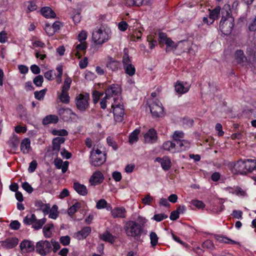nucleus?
<instances>
[{
	"label": "nucleus",
	"mask_w": 256,
	"mask_h": 256,
	"mask_svg": "<svg viewBox=\"0 0 256 256\" xmlns=\"http://www.w3.org/2000/svg\"><path fill=\"white\" fill-rule=\"evenodd\" d=\"M156 162H160L163 170L164 171L168 170L172 166V162L170 158L166 156L162 158L157 157L156 158Z\"/></svg>",
	"instance_id": "10"
},
{
	"label": "nucleus",
	"mask_w": 256,
	"mask_h": 256,
	"mask_svg": "<svg viewBox=\"0 0 256 256\" xmlns=\"http://www.w3.org/2000/svg\"><path fill=\"white\" fill-rule=\"evenodd\" d=\"M20 226V224L18 220H13L10 224V227L14 230H18Z\"/></svg>",
	"instance_id": "61"
},
{
	"label": "nucleus",
	"mask_w": 256,
	"mask_h": 256,
	"mask_svg": "<svg viewBox=\"0 0 256 256\" xmlns=\"http://www.w3.org/2000/svg\"><path fill=\"white\" fill-rule=\"evenodd\" d=\"M150 244L152 246H155L158 243V236L155 232H152L150 233Z\"/></svg>",
	"instance_id": "43"
},
{
	"label": "nucleus",
	"mask_w": 256,
	"mask_h": 256,
	"mask_svg": "<svg viewBox=\"0 0 256 256\" xmlns=\"http://www.w3.org/2000/svg\"><path fill=\"white\" fill-rule=\"evenodd\" d=\"M58 207L56 205L54 204L52 208L50 209L48 217L50 218L56 220L58 215Z\"/></svg>",
	"instance_id": "34"
},
{
	"label": "nucleus",
	"mask_w": 256,
	"mask_h": 256,
	"mask_svg": "<svg viewBox=\"0 0 256 256\" xmlns=\"http://www.w3.org/2000/svg\"><path fill=\"white\" fill-rule=\"evenodd\" d=\"M60 241L63 246H66L70 244V238L68 236H62L60 238Z\"/></svg>",
	"instance_id": "53"
},
{
	"label": "nucleus",
	"mask_w": 256,
	"mask_h": 256,
	"mask_svg": "<svg viewBox=\"0 0 256 256\" xmlns=\"http://www.w3.org/2000/svg\"><path fill=\"white\" fill-rule=\"evenodd\" d=\"M233 168L236 174L246 175L256 171V160L240 158L234 163Z\"/></svg>",
	"instance_id": "2"
},
{
	"label": "nucleus",
	"mask_w": 256,
	"mask_h": 256,
	"mask_svg": "<svg viewBox=\"0 0 256 256\" xmlns=\"http://www.w3.org/2000/svg\"><path fill=\"white\" fill-rule=\"evenodd\" d=\"M18 240L17 238H12L6 241V246L9 248H14L18 244Z\"/></svg>",
	"instance_id": "37"
},
{
	"label": "nucleus",
	"mask_w": 256,
	"mask_h": 256,
	"mask_svg": "<svg viewBox=\"0 0 256 256\" xmlns=\"http://www.w3.org/2000/svg\"><path fill=\"white\" fill-rule=\"evenodd\" d=\"M8 144L12 150H16L20 144L19 138L16 134H13L8 142Z\"/></svg>",
	"instance_id": "18"
},
{
	"label": "nucleus",
	"mask_w": 256,
	"mask_h": 256,
	"mask_svg": "<svg viewBox=\"0 0 256 256\" xmlns=\"http://www.w3.org/2000/svg\"><path fill=\"white\" fill-rule=\"evenodd\" d=\"M124 68L125 70L126 73L128 76H133L135 74L136 69L133 64H130L129 66H126Z\"/></svg>",
	"instance_id": "41"
},
{
	"label": "nucleus",
	"mask_w": 256,
	"mask_h": 256,
	"mask_svg": "<svg viewBox=\"0 0 256 256\" xmlns=\"http://www.w3.org/2000/svg\"><path fill=\"white\" fill-rule=\"evenodd\" d=\"M58 114L64 120H68L73 114L70 108H61L58 110Z\"/></svg>",
	"instance_id": "25"
},
{
	"label": "nucleus",
	"mask_w": 256,
	"mask_h": 256,
	"mask_svg": "<svg viewBox=\"0 0 256 256\" xmlns=\"http://www.w3.org/2000/svg\"><path fill=\"white\" fill-rule=\"evenodd\" d=\"M41 13L45 18H54L56 16L55 12L50 7H44L41 10Z\"/></svg>",
	"instance_id": "24"
},
{
	"label": "nucleus",
	"mask_w": 256,
	"mask_h": 256,
	"mask_svg": "<svg viewBox=\"0 0 256 256\" xmlns=\"http://www.w3.org/2000/svg\"><path fill=\"white\" fill-rule=\"evenodd\" d=\"M148 104L154 118H158L164 116V107L158 100H154L153 98H150L148 100Z\"/></svg>",
	"instance_id": "4"
},
{
	"label": "nucleus",
	"mask_w": 256,
	"mask_h": 256,
	"mask_svg": "<svg viewBox=\"0 0 256 256\" xmlns=\"http://www.w3.org/2000/svg\"><path fill=\"white\" fill-rule=\"evenodd\" d=\"M56 70L58 72V74L56 75V81L58 84H60L62 82V76L63 72L62 66H59L56 68Z\"/></svg>",
	"instance_id": "54"
},
{
	"label": "nucleus",
	"mask_w": 256,
	"mask_h": 256,
	"mask_svg": "<svg viewBox=\"0 0 256 256\" xmlns=\"http://www.w3.org/2000/svg\"><path fill=\"white\" fill-rule=\"evenodd\" d=\"M87 48V44L86 42H80V43L76 46V48L77 50L76 52L75 55L76 56L78 57V58H80V55L79 53L80 50H85Z\"/></svg>",
	"instance_id": "39"
},
{
	"label": "nucleus",
	"mask_w": 256,
	"mask_h": 256,
	"mask_svg": "<svg viewBox=\"0 0 256 256\" xmlns=\"http://www.w3.org/2000/svg\"><path fill=\"white\" fill-rule=\"evenodd\" d=\"M88 95L80 94L76 98V105L77 108L81 112L84 111L88 107Z\"/></svg>",
	"instance_id": "7"
},
{
	"label": "nucleus",
	"mask_w": 256,
	"mask_h": 256,
	"mask_svg": "<svg viewBox=\"0 0 256 256\" xmlns=\"http://www.w3.org/2000/svg\"><path fill=\"white\" fill-rule=\"evenodd\" d=\"M227 17L224 18L223 16L220 24V28L221 32L225 35L230 34L234 26V18L226 12Z\"/></svg>",
	"instance_id": "6"
},
{
	"label": "nucleus",
	"mask_w": 256,
	"mask_h": 256,
	"mask_svg": "<svg viewBox=\"0 0 256 256\" xmlns=\"http://www.w3.org/2000/svg\"><path fill=\"white\" fill-rule=\"evenodd\" d=\"M140 129H134V130L129 136L128 142L132 144L138 142V136L140 132Z\"/></svg>",
	"instance_id": "28"
},
{
	"label": "nucleus",
	"mask_w": 256,
	"mask_h": 256,
	"mask_svg": "<svg viewBox=\"0 0 256 256\" xmlns=\"http://www.w3.org/2000/svg\"><path fill=\"white\" fill-rule=\"evenodd\" d=\"M220 7L218 6L216 7L212 10L210 11L209 14V18L211 21L210 22V24L213 23L214 20L217 19L220 14Z\"/></svg>",
	"instance_id": "26"
},
{
	"label": "nucleus",
	"mask_w": 256,
	"mask_h": 256,
	"mask_svg": "<svg viewBox=\"0 0 256 256\" xmlns=\"http://www.w3.org/2000/svg\"><path fill=\"white\" fill-rule=\"evenodd\" d=\"M107 202L104 199L100 200L96 204V208L100 210L105 208L107 206Z\"/></svg>",
	"instance_id": "52"
},
{
	"label": "nucleus",
	"mask_w": 256,
	"mask_h": 256,
	"mask_svg": "<svg viewBox=\"0 0 256 256\" xmlns=\"http://www.w3.org/2000/svg\"><path fill=\"white\" fill-rule=\"evenodd\" d=\"M120 92V88L118 85L112 84L106 90V98H109L114 96H117Z\"/></svg>",
	"instance_id": "14"
},
{
	"label": "nucleus",
	"mask_w": 256,
	"mask_h": 256,
	"mask_svg": "<svg viewBox=\"0 0 256 256\" xmlns=\"http://www.w3.org/2000/svg\"><path fill=\"white\" fill-rule=\"evenodd\" d=\"M142 0H125V4L130 6H140L142 4Z\"/></svg>",
	"instance_id": "38"
},
{
	"label": "nucleus",
	"mask_w": 256,
	"mask_h": 256,
	"mask_svg": "<svg viewBox=\"0 0 256 256\" xmlns=\"http://www.w3.org/2000/svg\"><path fill=\"white\" fill-rule=\"evenodd\" d=\"M20 247L22 250L26 249L29 252L32 251L34 250V242L28 240H23L20 244Z\"/></svg>",
	"instance_id": "21"
},
{
	"label": "nucleus",
	"mask_w": 256,
	"mask_h": 256,
	"mask_svg": "<svg viewBox=\"0 0 256 256\" xmlns=\"http://www.w3.org/2000/svg\"><path fill=\"white\" fill-rule=\"evenodd\" d=\"M202 248L210 250H213L214 248V244L210 240H205L202 245Z\"/></svg>",
	"instance_id": "42"
},
{
	"label": "nucleus",
	"mask_w": 256,
	"mask_h": 256,
	"mask_svg": "<svg viewBox=\"0 0 256 256\" xmlns=\"http://www.w3.org/2000/svg\"><path fill=\"white\" fill-rule=\"evenodd\" d=\"M32 149L30 141L29 138H25L22 141L20 144V150L24 154H27Z\"/></svg>",
	"instance_id": "19"
},
{
	"label": "nucleus",
	"mask_w": 256,
	"mask_h": 256,
	"mask_svg": "<svg viewBox=\"0 0 256 256\" xmlns=\"http://www.w3.org/2000/svg\"><path fill=\"white\" fill-rule=\"evenodd\" d=\"M38 166L37 162L36 160H32L28 168L29 172H33L35 171Z\"/></svg>",
	"instance_id": "64"
},
{
	"label": "nucleus",
	"mask_w": 256,
	"mask_h": 256,
	"mask_svg": "<svg viewBox=\"0 0 256 256\" xmlns=\"http://www.w3.org/2000/svg\"><path fill=\"white\" fill-rule=\"evenodd\" d=\"M166 52H170L172 50H174V49H176L177 47V46H176L174 42L170 39L166 42Z\"/></svg>",
	"instance_id": "44"
},
{
	"label": "nucleus",
	"mask_w": 256,
	"mask_h": 256,
	"mask_svg": "<svg viewBox=\"0 0 256 256\" xmlns=\"http://www.w3.org/2000/svg\"><path fill=\"white\" fill-rule=\"evenodd\" d=\"M122 64L124 66V68L126 67V66H129L132 64V61L130 58L128 54H124L123 58H122Z\"/></svg>",
	"instance_id": "58"
},
{
	"label": "nucleus",
	"mask_w": 256,
	"mask_h": 256,
	"mask_svg": "<svg viewBox=\"0 0 256 256\" xmlns=\"http://www.w3.org/2000/svg\"><path fill=\"white\" fill-rule=\"evenodd\" d=\"M190 146V142L185 140H178L176 144V146L179 148L180 151H185L188 150Z\"/></svg>",
	"instance_id": "23"
},
{
	"label": "nucleus",
	"mask_w": 256,
	"mask_h": 256,
	"mask_svg": "<svg viewBox=\"0 0 256 256\" xmlns=\"http://www.w3.org/2000/svg\"><path fill=\"white\" fill-rule=\"evenodd\" d=\"M46 32L49 36H53L55 33L54 30L52 26H50V24H46L44 28Z\"/></svg>",
	"instance_id": "60"
},
{
	"label": "nucleus",
	"mask_w": 256,
	"mask_h": 256,
	"mask_svg": "<svg viewBox=\"0 0 256 256\" xmlns=\"http://www.w3.org/2000/svg\"><path fill=\"white\" fill-rule=\"evenodd\" d=\"M103 95V93L99 92L97 90H95L94 92L92 94V98H93V100L94 102V104H96L98 102L99 100V99L100 97H102Z\"/></svg>",
	"instance_id": "59"
},
{
	"label": "nucleus",
	"mask_w": 256,
	"mask_h": 256,
	"mask_svg": "<svg viewBox=\"0 0 256 256\" xmlns=\"http://www.w3.org/2000/svg\"><path fill=\"white\" fill-rule=\"evenodd\" d=\"M218 240L220 242L225 244H234L236 243V241L230 239L226 237H220V238H218Z\"/></svg>",
	"instance_id": "63"
},
{
	"label": "nucleus",
	"mask_w": 256,
	"mask_h": 256,
	"mask_svg": "<svg viewBox=\"0 0 256 256\" xmlns=\"http://www.w3.org/2000/svg\"><path fill=\"white\" fill-rule=\"evenodd\" d=\"M81 207V204L79 202H76L68 210V214L70 216H73Z\"/></svg>",
	"instance_id": "35"
},
{
	"label": "nucleus",
	"mask_w": 256,
	"mask_h": 256,
	"mask_svg": "<svg viewBox=\"0 0 256 256\" xmlns=\"http://www.w3.org/2000/svg\"><path fill=\"white\" fill-rule=\"evenodd\" d=\"M182 122L184 127H192L194 126V120L192 119L184 118L182 120Z\"/></svg>",
	"instance_id": "49"
},
{
	"label": "nucleus",
	"mask_w": 256,
	"mask_h": 256,
	"mask_svg": "<svg viewBox=\"0 0 256 256\" xmlns=\"http://www.w3.org/2000/svg\"><path fill=\"white\" fill-rule=\"evenodd\" d=\"M98 148L94 147L90 152V163L95 167L101 166L106 160V154Z\"/></svg>",
	"instance_id": "3"
},
{
	"label": "nucleus",
	"mask_w": 256,
	"mask_h": 256,
	"mask_svg": "<svg viewBox=\"0 0 256 256\" xmlns=\"http://www.w3.org/2000/svg\"><path fill=\"white\" fill-rule=\"evenodd\" d=\"M46 89H44L40 91H36L34 92L35 98L40 100H42L46 94Z\"/></svg>",
	"instance_id": "48"
},
{
	"label": "nucleus",
	"mask_w": 256,
	"mask_h": 256,
	"mask_svg": "<svg viewBox=\"0 0 256 256\" xmlns=\"http://www.w3.org/2000/svg\"><path fill=\"white\" fill-rule=\"evenodd\" d=\"M108 60L106 64V68L112 72L117 70L120 67V63L111 57H108Z\"/></svg>",
	"instance_id": "16"
},
{
	"label": "nucleus",
	"mask_w": 256,
	"mask_h": 256,
	"mask_svg": "<svg viewBox=\"0 0 256 256\" xmlns=\"http://www.w3.org/2000/svg\"><path fill=\"white\" fill-rule=\"evenodd\" d=\"M72 80L70 78L67 77L64 80V84L62 88L63 91H68L70 88Z\"/></svg>",
	"instance_id": "51"
},
{
	"label": "nucleus",
	"mask_w": 256,
	"mask_h": 256,
	"mask_svg": "<svg viewBox=\"0 0 256 256\" xmlns=\"http://www.w3.org/2000/svg\"><path fill=\"white\" fill-rule=\"evenodd\" d=\"M112 216L113 218H124L126 216V208L123 207H116L112 211Z\"/></svg>",
	"instance_id": "12"
},
{
	"label": "nucleus",
	"mask_w": 256,
	"mask_h": 256,
	"mask_svg": "<svg viewBox=\"0 0 256 256\" xmlns=\"http://www.w3.org/2000/svg\"><path fill=\"white\" fill-rule=\"evenodd\" d=\"M234 58L237 64L244 66L247 62V58L245 56L244 52L242 50H237L234 54Z\"/></svg>",
	"instance_id": "15"
},
{
	"label": "nucleus",
	"mask_w": 256,
	"mask_h": 256,
	"mask_svg": "<svg viewBox=\"0 0 256 256\" xmlns=\"http://www.w3.org/2000/svg\"><path fill=\"white\" fill-rule=\"evenodd\" d=\"M36 220V216L34 214H31L30 215H27L23 220V222L26 225L34 224V222Z\"/></svg>",
	"instance_id": "31"
},
{
	"label": "nucleus",
	"mask_w": 256,
	"mask_h": 256,
	"mask_svg": "<svg viewBox=\"0 0 256 256\" xmlns=\"http://www.w3.org/2000/svg\"><path fill=\"white\" fill-rule=\"evenodd\" d=\"M184 132L182 131L179 130L175 131L172 136L174 140L176 141V142L178 140H181V139L184 138Z\"/></svg>",
	"instance_id": "46"
},
{
	"label": "nucleus",
	"mask_w": 256,
	"mask_h": 256,
	"mask_svg": "<svg viewBox=\"0 0 256 256\" xmlns=\"http://www.w3.org/2000/svg\"><path fill=\"white\" fill-rule=\"evenodd\" d=\"M106 142H107L109 146H112L114 150H118V144L116 142V141L114 140L113 138H112L110 136H108L106 138Z\"/></svg>",
	"instance_id": "45"
},
{
	"label": "nucleus",
	"mask_w": 256,
	"mask_h": 256,
	"mask_svg": "<svg viewBox=\"0 0 256 256\" xmlns=\"http://www.w3.org/2000/svg\"><path fill=\"white\" fill-rule=\"evenodd\" d=\"M124 230L127 236L132 238L136 241L140 242H142V236L146 234V232L142 225L134 220L126 222Z\"/></svg>",
	"instance_id": "1"
},
{
	"label": "nucleus",
	"mask_w": 256,
	"mask_h": 256,
	"mask_svg": "<svg viewBox=\"0 0 256 256\" xmlns=\"http://www.w3.org/2000/svg\"><path fill=\"white\" fill-rule=\"evenodd\" d=\"M170 38L167 37V36L166 34L163 32L159 33V38L158 42L159 44L161 46H163L164 44H166V42L170 40Z\"/></svg>",
	"instance_id": "40"
},
{
	"label": "nucleus",
	"mask_w": 256,
	"mask_h": 256,
	"mask_svg": "<svg viewBox=\"0 0 256 256\" xmlns=\"http://www.w3.org/2000/svg\"><path fill=\"white\" fill-rule=\"evenodd\" d=\"M192 204L198 208H203L205 206L204 204L202 201L199 200H192Z\"/></svg>",
	"instance_id": "56"
},
{
	"label": "nucleus",
	"mask_w": 256,
	"mask_h": 256,
	"mask_svg": "<svg viewBox=\"0 0 256 256\" xmlns=\"http://www.w3.org/2000/svg\"><path fill=\"white\" fill-rule=\"evenodd\" d=\"M145 142L154 144L158 139L156 132L155 129H148V132L144 135Z\"/></svg>",
	"instance_id": "11"
},
{
	"label": "nucleus",
	"mask_w": 256,
	"mask_h": 256,
	"mask_svg": "<svg viewBox=\"0 0 256 256\" xmlns=\"http://www.w3.org/2000/svg\"><path fill=\"white\" fill-rule=\"evenodd\" d=\"M100 238L106 242L113 244L114 242V236L109 232L106 231L100 236Z\"/></svg>",
	"instance_id": "29"
},
{
	"label": "nucleus",
	"mask_w": 256,
	"mask_h": 256,
	"mask_svg": "<svg viewBox=\"0 0 256 256\" xmlns=\"http://www.w3.org/2000/svg\"><path fill=\"white\" fill-rule=\"evenodd\" d=\"M92 228L90 226H84L82 230L74 234V238L78 240H82L86 238L90 234Z\"/></svg>",
	"instance_id": "13"
},
{
	"label": "nucleus",
	"mask_w": 256,
	"mask_h": 256,
	"mask_svg": "<svg viewBox=\"0 0 256 256\" xmlns=\"http://www.w3.org/2000/svg\"><path fill=\"white\" fill-rule=\"evenodd\" d=\"M22 188L28 194H31L33 192V188L28 184V182H25L22 184Z\"/></svg>",
	"instance_id": "57"
},
{
	"label": "nucleus",
	"mask_w": 256,
	"mask_h": 256,
	"mask_svg": "<svg viewBox=\"0 0 256 256\" xmlns=\"http://www.w3.org/2000/svg\"><path fill=\"white\" fill-rule=\"evenodd\" d=\"M58 98L63 103L68 104L70 102V96L68 94V91L62 90L61 94L58 95Z\"/></svg>",
	"instance_id": "36"
},
{
	"label": "nucleus",
	"mask_w": 256,
	"mask_h": 256,
	"mask_svg": "<svg viewBox=\"0 0 256 256\" xmlns=\"http://www.w3.org/2000/svg\"><path fill=\"white\" fill-rule=\"evenodd\" d=\"M46 219L44 218L40 220H38L36 218V220L34 222L32 227L36 230L40 229L43 225L46 223Z\"/></svg>",
	"instance_id": "33"
},
{
	"label": "nucleus",
	"mask_w": 256,
	"mask_h": 256,
	"mask_svg": "<svg viewBox=\"0 0 256 256\" xmlns=\"http://www.w3.org/2000/svg\"><path fill=\"white\" fill-rule=\"evenodd\" d=\"M33 82L37 86H42V84L44 82V78L42 76L38 75L36 76L33 80Z\"/></svg>",
	"instance_id": "50"
},
{
	"label": "nucleus",
	"mask_w": 256,
	"mask_h": 256,
	"mask_svg": "<svg viewBox=\"0 0 256 256\" xmlns=\"http://www.w3.org/2000/svg\"><path fill=\"white\" fill-rule=\"evenodd\" d=\"M73 188L74 190L80 195L85 196L88 194V190L86 187L78 182L74 183Z\"/></svg>",
	"instance_id": "17"
},
{
	"label": "nucleus",
	"mask_w": 256,
	"mask_h": 256,
	"mask_svg": "<svg viewBox=\"0 0 256 256\" xmlns=\"http://www.w3.org/2000/svg\"><path fill=\"white\" fill-rule=\"evenodd\" d=\"M189 88L185 87L182 83L178 82L175 86V90L179 94H182L188 92Z\"/></svg>",
	"instance_id": "30"
},
{
	"label": "nucleus",
	"mask_w": 256,
	"mask_h": 256,
	"mask_svg": "<svg viewBox=\"0 0 256 256\" xmlns=\"http://www.w3.org/2000/svg\"><path fill=\"white\" fill-rule=\"evenodd\" d=\"M168 216L164 214H156L153 217V219L156 222H160L168 218Z\"/></svg>",
	"instance_id": "55"
},
{
	"label": "nucleus",
	"mask_w": 256,
	"mask_h": 256,
	"mask_svg": "<svg viewBox=\"0 0 256 256\" xmlns=\"http://www.w3.org/2000/svg\"><path fill=\"white\" fill-rule=\"evenodd\" d=\"M162 148L172 153H174L176 152V144L170 140L165 142L162 144Z\"/></svg>",
	"instance_id": "20"
},
{
	"label": "nucleus",
	"mask_w": 256,
	"mask_h": 256,
	"mask_svg": "<svg viewBox=\"0 0 256 256\" xmlns=\"http://www.w3.org/2000/svg\"><path fill=\"white\" fill-rule=\"evenodd\" d=\"M52 133L54 136H66L68 134V132L66 130V129H60L59 130L53 129Z\"/></svg>",
	"instance_id": "47"
},
{
	"label": "nucleus",
	"mask_w": 256,
	"mask_h": 256,
	"mask_svg": "<svg viewBox=\"0 0 256 256\" xmlns=\"http://www.w3.org/2000/svg\"><path fill=\"white\" fill-rule=\"evenodd\" d=\"M152 200L153 198L150 194L146 195L144 198H142V202L144 204L148 205H150Z\"/></svg>",
	"instance_id": "62"
},
{
	"label": "nucleus",
	"mask_w": 256,
	"mask_h": 256,
	"mask_svg": "<svg viewBox=\"0 0 256 256\" xmlns=\"http://www.w3.org/2000/svg\"><path fill=\"white\" fill-rule=\"evenodd\" d=\"M112 108L113 109L115 120L116 122H122L123 120L124 115L123 106L120 104H117L116 102H114V104L112 105Z\"/></svg>",
	"instance_id": "8"
},
{
	"label": "nucleus",
	"mask_w": 256,
	"mask_h": 256,
	"mask_svg": "<svg viewBox=\"0 0 256 256\" xmlns=\"http://www.w3.org/2000/svg\"><path fill=\"white\" fill-rule=\"evenodd\" d=\"M54 228V224L52 223H49L46 224L43 228L42 232L46 238H49L52 236V230Z\"/></svg>",
	"instance_id": "27"
},
{
	"label": "nucleus",
	"mask_w": 256,
	"mask_h": 256,
	"mask_svg": "<svg viewBox=\"0 0 256 256\" xmlns=\"http://www.w3.org/2000/svg\"><path fill=\"white\" fill-rule=\"evenodd\" d=\"M36 252L42 256L46 255L43 240L38 242L36 244Z\"/></svg>",
	"instance_id": "32"
},
{
	"label": "nucleus",
	"mask_w": 256,
	"mask_h": 256,
	"mask_svg": "<svg viewBox=\"0 0 256 256\" xmlns=\"http://www.w3.org/2000/svg\"><path fill=\"white\" fill-rule=\"evenodd\" d=\"M58 118L56 115L50 114L45 116L42 120V124L46 126L51 124H56Z\"/></svg>",
	"instance_id": "22"
},
{
	"label": "nucleus",
	"mask_w": 256,
	"mask_h": 256,
	"mask_svg": "<svg viewBox=\"0 0 256 256\" xmlns=\"http://www.w3.org/2000/svg\"><path fill=\"white\" fill-rule=\"evenodd\" d=\"M92 40L96 44H102L107 42L110 38V32L101 26L92 32Z\"/></svg>",
	"instance_id": "5"
},
{
	"label": "nucleus",
	"mask_w": 256,
	"mask_h": 256,
	"mask_svg": "<svg viewBox=\"0 0 256 256\" xmlns=\"http://www.w3.org/2000/svg\"><path fill=\"white\" fill-rule=\"evenodd\" d=\"M104 180V176L100 171L94 172L90 176L89 182L92 186H96L102 184Z\"/></svg>",
	"instance_id": "9"
}]
</instances>
